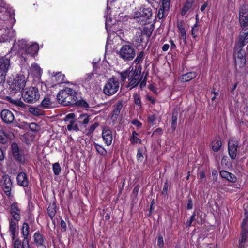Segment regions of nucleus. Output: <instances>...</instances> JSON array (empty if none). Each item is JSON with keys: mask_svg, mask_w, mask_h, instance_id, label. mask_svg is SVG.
Returning <instances> with one entry per match:
<instances>
[{"mask_svg": "<svg viewBox=\"0 0 248 248\" xmlns=\"http://www.w3.org/2000/svg\"><path fill=\"white\" fill-rule=\"evenodd\" d=\"M140 71L129 67L126 70L120 73V75L122 81H125L127 78L128 79L129 83L127 87H130L131 89L137 86L141 80V78L140 79Z\"/></svg>", "mask_w": 248, "mask_h": 248, "instance_id": "nucleus-1", "label": "nucleus"}, {"mask_svg": "<svg viewBox=\"0 0 248 248\" xmlns=\"http://www.w3.org/2000/svg\"><path fill=\"white\" fill-rule=\"evenodd\" d=\"M77 93L73 89L66 87L61 90L57 96V99L60 103L63 106L74 105L77 99Z\"/></svg>", "mask_w": 248, "mask_h": 248, "instance_id": "nucleus-2", "label": "nucleus"}, {"mask_svg": "<svg viewBox=\"0 0 248 248\" xmlns=\"http://www.w3.org/2000/svg\"><path fill=\"white\" fill-rule=\"evenodd\" d=\"M9 89L13 93L21 91L25 86L26 78L22 74L17 75L14 78L9 81Z\"/></svg>", "mask_w": 248, "mask_h": 248, "instance_id": "nucleus-3", "label": "nucleus"}, {"mask_svg": "<svg viewBox=\"0 0 248 248\" xmlns=\"http://www.w3.org/2000/svg\"><path fill=\"white\" fill-rule=\"evenodd\" d=\"M120 88V83L118 79L112 78H109L105 84L103 88L104 94L108 96H111L115 94Z\"/></svg>", "mask_w": 248, "mask_h": 248, "instance_id": "nucleus-4", "label": "nucleus"}, {"mask_svg": "<svg viewBox=\"0 0 248 248\" xmlns=\"http://www.w3.org/2000/svg\"><path fill=\"white\" fill-rule=\"evenodd\" d=\"M22 96L25 102L34 103L39 100L40 94L38 89L31 87L25 89V91L22 93Z\"/></svg>", "mask_w": 248, "mask_h": 248, "instance_id": "nucleus-5", "label": "nucleus"}, {"mask_svg": "<svg viewBox=\"0 0 248 248\" xmlns=\"http://www.w3.org/2000/svg\"><path fill=\"white\" fill-rule=\"evenodd\" d=\"M121 58L125 61H131L135 57V52L134 48L129 45H124L119 51Z\"/></svg>", "mask_w": 248, "mask_h": 248, "instance_id": "nucleus-6", "label": "nucleus"}, {"mask_svg": "<svg viewBox=\"0 0 248 248\" xmlns=\"http://www.w3.org/2000/svg\"><path fill=\"white\" fill-rule=\"evenodd\" d=\"M234 56L235 63L239 67H243L246 64L245 51L243 47L235 46L234 47Z\"/></svg>", "mask_w": 248, "mask_h": 248, "instance_id": "nucleus-7", "label": "nucleus"}, {"mask_svg": "<svg viewBox=\"0 0 248 248\" xmlns=\"http://www.w3.org/2000/svg\"><path fill=\"white\" fill-rule=\"evenodd\" d=\"M11 150L15 159L21 163H24L25 161V155L23 151L19 150L16 143L12 144Z\"/></svg>", "mask_w": 248, "mask_h": 248, "instance_id": "nucleus-8", "label": "nucleus"}, {"mask_svg": "<svg viewBox=\"0 0 248 248\" xmlns=\"http://www.w3.org/2000/svg\"><path fill=\"white\" fill-rule=\"evenodd\" d=\"M241 26L242 28V30L235 46L243 47L248 42V25Z\"/></svg>", "mask_w": 248, "mask_h": 248, "instance_id": "nucleus-9", "label": "nucleus"}, {"mask_svg": "<svg viewBox=\"0 0 248 248\" xmlns=\"http://www.w3.org/2000/svg\"><path fill=\"white\" fill-rule=\"evenodd\" d=\"M10 66V60L6 58H2L0 60V82H4L5 77Z\"/></svg>", "mask_w": 248, "mask_h": 248, "instance_id": "nucleus-10", "label": "nucleus"}, {"mask_svg": "<svg viewBox=\"0 0 248 248\" xmlns=\"http://www.w3.org/2000/svg\"><path fill=\"white\" fill-rule=\"evenodd\" d=\"M0 184L5 194L10 197L12 186L10 177L8 175H3L1 178Z\"/></svg>", "mask_w": 248, "mask_h": 248, "instance_id": "nucleus-11", "label": "nucleus"}, {"mask_svg": "<svg viewBox=\"0 0 248 248\" xmlns=\"http://www.w3.org/2000/svg\"><path fill=\"white\" fill-rule=\"evenodd\" d=\"M34 244L37 248H46L45 246L46 239L38 232H36L33 236Z\"/></svg>", "mask_w": 248, "mask_h": 248, "instance_id": "nucleus-12", "label": "nucleus"}, {"mask_svg": "<svg viewBox=\"0 0 248 248\" xmlns=\"http://www.w3.org/2000/svg\"><path fill=\"white\" fill-rule=\"evenodd\" d=\"M102 137L105 144L107 146L111 144L113 140L112 132L108 127H104L102 129Z\"/></svg>", "mask_w": 248, "mask_h": 248, "instance_id": "nucleus-13", "label": "nucleus"}, {"mask_svg": "<svg viewBox=\"0 0 248 248\" xmlns=\"http://www.w3.org/2000/svg\"><path fill=\"white\" fill-rule=\"evenodd\" d=\"M238 142L237 141L230 140L228 142V153L230 157L234 159L237 156Z\"/></svg>", "mask_w": 248, "mask_h": 248, "instance_id": "nucleus-14", "label": "nucleus"}, {"mask_svg": "<svg viewBox=\"0 0 248 248\" xmlns=\"http://www.w3.org/2000/svg\"><path fill=\"white\" fill-rule=\"evenodd\" d=\"M20 220L11 219L10 221L9 231L12 240L16 238V232L18 228V222Z\"/></svg>", "mask_w": 248, "mask_h": 248, "instance_id": "nucleus-15", "label": "nucleus"}, {"mask_svg": "<svg viewBox=\"0 0 248 248\" xmlns=\"http://www.w3.org/2000/svg\"><path fill=\"white\" fill-rule=\"evenodd\" d=\"M0 116L2 121L6 124L12 123L15 119L13 113L8 109L2 110L0 113Z\"/></svg>", "mask_w": 248, "mask_h": 248, "instance_id": "nucleus-16", "label": "nucleus"}, {"mask_svg": "<svg viewBox=\"0 0 248 248\" xmlns=\"http://www.w3.org/2000/svg\"><path fill=\"white\" fill-rule=\"evenodd\" d=\"M14 36L13 30L11 28L0 30V42H5Z\"/></svg>", "mask_w": 248, "mask_h": 248, "instance_id": "nucleus-17", "label": "nucleus"}, {"mask_svg": "<svg viewBox=\"0 0 248 248\" xmlns=\"http://www.w3.org/2000/svg\"><path fill=\"white\" fill-rule=\"evenodd\" d=\"M20 209L17 202L12 203L10 206V213L13 217L12 219H20Z\"/></svg>", "mask_w": 248, "mask_h": 248, "instance_id": "nucleus-18", "label": "nucleus"}, {"mask_svg": "<svg viewBox=\"0 0 248 248\" xmlns=\"http://www.w3.org/2000/svg\"><path fill=\"white\" fill-rule=\"evenodd\" d=\"M141 21L140 24H145L147 20L150 18L152 15V9L150 8H143L140 11Z\"/></svg>", "mask_w": 248, "mask_h": 248, "instance_id": "nucleus-19", "label": "nucleus"}, {"mask_svg": "<svg viewBox=\"0 0 248 248\" xmlns=\"http://www.w3.org/2000/svg\"><path fill=\"white\" fill-rule=\"evenodd\" d=\"M17 184L22 186L27 187L29 185L27 175L24 172L19 173L16 177Z\"/></svg>", "mask_w": 248, "mask_h": 248, "instance_id": "nucleus-20", "label": "nucleus"}, {"mask_svg": "<svg viewBox=\"0 0 248 248\" xmlns=\"http://www.w3.org/2000/svg\"><path fill=\"white\" fill-rule=\"evenodd\" d=\"M220 176L230 182L235 183L237 181V178L233 173H230L226 170H222L220 171Z\"/></svg>", "mask_w": 248, "mask_h": 248, "instance_id": "nucleus-21", "label": "nucleus"}, {"mask_svg": "<svg viewBox=\"0 0 248 248\" xmlns=\"http://www.w3.org/2000/svg\"><path fill=\"white\" fill-rule=\"evenodd\" d=\"M123 100H119L114 105V109L113 111V114L112 115V118L116 120L119 116L120 111L122 110L123 107Z\"/></svg>", "mask_w": 248, "mask_h": 248, "instance_id": "nucleus-22", "label": "nucleus"}, {"mask_svg": "<svg viewBox=\"0 0 248 248\" xmlns=\"http://www.w3.org/2000/svg\"><path fill=\"white\" fill-rule=\"evenodd\" d=\"M13 137V135L10 132L0 130V142L2 144L6 143L9 140L12 139Z\"/></svg>", "mask_w": 248, "mask_h": 248, "instance_id": "nucleus-23", "label": "nucleus"}, {"mask_svg": "<svg viewBox=\"0 0 248 248\" xmlns=\"http://www.w3.org/2000/svg\"><path fill=\"white\" fill-rule=\"evenodd\" d=\"M196 76V73L194 72H190L182 75L179 78V80L182 82H186L191 80Z\"/></svg>", "mask_w": 248, "mask_h": 248, "instance_id": "nucleus-24", "label": "nucleus"}, {"mask_svg": "<svg viewBox=\"0 0 248 248\" xmlns=\"http://www.w3.org/2000/svg\"><path fill=\"white\" fill-rule=\"evenodd\" d=\"M39 50V46L37 43H33L30 46H28L25 52L27 54L34 56Z\"/></svg>", "mask_w": 248, "mask_h": 248, "instance_id": "nucleus-25", "label": "nucleus"}, {"mask_svg": "<svg viewBox=\"0 0 248 248\" xmlns=\"http://www.w3.org/2000/svg\"><path fill=\"white\" fill-rule=\"evenodd\" d=\"M13 248H31L29 243H24L23 240L22 243L19 239L12 240Z\"/></svg>", "mask_w": 248, "mask_h": 248, "instance_id": "nucleus-26", "label": "nucleus"}, {"mask_svg": "<svg viewBox=\"0 0 248 248\" xmlns=\"http://www.w3.org/2000/svg\"><path fill=\"white\" fill-rule=\"evenodd\" d=\"M29 226L27 223L23 224L22 228V234L23 236L24 243H29V240L28 239L29 236Z\"/></svg>", "mask_w": 248, "mask_h": 248, "instance_id": "nucleus-27", "label": "nucleus"}, {"mask_svg": "<svg viewBox=\"0 0 248 248\" xmlns=\"http://www.w3.org/2000/svg\"><path fill=\"white\" fill-rule=\"evenodd\" d=\"M78 123L80 125H83L84 127H86L89 122L90 119V116L88 114H81L79 117Z\"/></svg>", "mask_w": 248, "mask_h": 248, "instance_id": "nucleus-28", "label": "nucleus"}, {"mask_svg": "<svg viewBox=\"0 0 248 248\" xmlns=\"http://www.w3.org/2000/svg\"><path fill=\"white\" fill-rule=\"evenodd\" d=\"M67 129L68 131H78L79 130V124L77 120H71L67 123Z\"/></svg>", "mask_w": 248, "mask_h": 248, "instance_id": "nucleus-29", "label": "nucleus"}, {"mask_svg": "<svg viewBox=\"0 0 248 248\" xmlns=\"http://www.w3.org/2000/svg\"><path fill=\"white\" fill-rule=\"evenodd\" d=\"M138 136L139 134L137 133L136 131H133L132 132V135L129 138V140L132 144L141 143V140L138 138Z\"/></svg>", "mask_w": 248, "mask_h": 248, "instance_id": "nucleus-30", "label": "nucleus"}, {"mask_svg": "<svg viewBox=\"0 0 248 248\" xmlns=\"http://www.w3.org/2000/svg\"><path fill=\"white\" fill-rule=\"evenodd\" d=\"M177 27L179 29V32L181 34V39L185 42H186V35L185 29L184 27L182 22H179L177 23Z\"/></svg>", "mask_w": 248, "mask_h": 248, "instance_id": "nucleus-31", "label": "nucleus"}, {"mask_svg": "<svg viewBox=\"0 0 248 248\" xmlns=\"http://www.w3.org/2000/svg\"><path fill=\"white\" fill-rule=\"evenodd\" d=\"M193 5V1L192 0H188L186 3L184 7H183L182 11L181 14L182 15H185L186 14V12L190 10Z\"/></svg>", "mask_w": 248, "mask_h": 248, "instance_id": "nucleus-32", "label": "nucleus"}, {"mask_svg": "<svg viewBox=\"0 0 248 248\" xmlns=\"http://www.w3.org/2000/svg\"><path fill=\"white\" fill-rule=\"evenodd\" d=\"M41 105L45 108L52 107V103L49 97H45L41 102Z\"/></svg>", "mask_w": 248, "mask_h": 248, "instance_id": "nucleus-33", "label": "nucleus"}, {"mask_svg": "<svg viewBox=\"0 0 248 248\" xmlns=\"http://www.w3.org/2000/svg\"><path fill=\"white\" fill-rule=\"evenodd\" d=\"M9 101L12 104L21 108L25 107V104L20 99L9 98Z\"/></svg>", "mask_w": 248, "mask_h": 248, "instance_id": "nucleus-34", "label": "nucleus"}, {"mask_svg": "<svg viewBox=\"0 0 248 248\" xmlns=\"http://www.w3.org/2000/svg\"><path fill=\"white\" fill-rule=\"evenodd\" d=\"M49 216L52 219L56 213V205L55 204H50L47 209Z\"/></svg>", "mask_w": 248, "mask_h": 248, "instance_id": "nucleus-35", "label": "nucleus"}, {"mask_svg": "<svg viewBox=\"0 0 248 248\" xmlns=\"http://www.w3.org/2000/svg\"><path fill=\"white\" fill-rule=\"evenodd\" d=\"M31 71L34 73L36 76H40L42 74V70L37 64H33L31 68Z\"/></svg>", "mask_w": 248, "mask_h": 248, "instance_id": "nucleus-36", "label": "nucleus"}, {"mask_svg": "<svg viewBox=\"0 0 248 248\" xmlns=\"http://www.w3.org/2000/svg\"><path fill=\"white\" fill-rule=\"evenodd\" d=\"M245 217L242 223V231H248L247 222H248V210L245 209Z\"/></svg>", "mask_w": 248, "mask_h": 248, "instance_id": "nucleus-37", "label": "nucleus"}, {"mask_svg": "<svg viewBox=\"0 0 248 248\" xmlns=\"http://www.w3.org/2000/svg\"><path fill=\"white\" fill-rule=\"evenodd\" d=\"M245 15H248V5H243L240 7L239 16L243 17Z\"/></svg>", "mask_w": 248, "mask_h": 248, "instance_id": "nucleus-38", "label": "nucleus"}, {"mask_svg": "<svg viewBox=\"0 0 248 248\" xmlns=\"http://www.w3.org/2000/svg\"><path fill=\"white\" fill-rule=\"evenodd\" d=\"M95 148L97 152L102 155H106L107 151L101 145H99L97 143H94Z\"/></svg>", "mask_w": 248, "mask_h": 248, "instance_id": "nucleus-39", "label": "nucleus"}, {"mask_svg": "<svg viewBox=\"0 0 248 248\" xmlns=\"http://www.w3.org/2000/svg\"><path fill=\"white\" fill-rule=\"evenodd\" d=\"M221 145L222 143L220 140H215L212 142V149L214 151L217 152L220 149Z\"/></svg>", "mask_w": 248, "mask_h": 248, "instance_id": "nucleus-40", "label": "nucleus"}, {"mask_svg": "<svg viewBox=\"0 0 248 248\" xmlns=\"http://www.w3.org/2000/svg\"><path fill=\"white\" fill-rule=\"evenodd\" d=\"M64 76L61 73L57 74L54 77L52 78L53 80H54L57 82L58 84L62 83L64 81Z\"/></svg>", "mask_w": 248, "mask_h": 248, "instance_id": "nucleus-41", "label": "nucleus"}, {"mask_svg": "<svg viewBox=\"0 0 248 248\" xmlns=\"http://www.w3.org/2000/svg\"><path fill=\"white\" fill-rule=\"evenodd\" d=\"M169 9H165L164 6L161 5L158 10L157 16L159 19H162L164 16V15L166 14Z\"/></svg>", "mask_w": 248, "mask_h": 248, "instance_id": "nucleus-42", "label": "nucleus"}, {"mask_svg": "<svg viewBox=\"0 0 248 248\" xmlns=\"http://www.w3.org/2000/svg\"><path fill=\"white\" fill-rule=\"evenodd\" d=\"M75 103L74 104L77 106L81 107L85 109L89 108V104L84 100H78V99L75 101Z\"/></svg>", "mask_w": 248, "mask_h": 248, "instance_id": "nucleus-43", "label": "nucleus"}, {"mask_svg": "<svg viewBox=\"0 0 248 248\" xmlns=\"http://www.w3.org/2000/svg\"><path fill=\"white\" fill-rule=\"evenodd\" d=\"M196 20L197 21L198 20V15L196 16ZM198 30V24L197 21L191 29V34L194 38H196L197 36Z\"/></svg>", "mask_w": 248, "mask_h": 248, "instance_id": "nucleus-44", "label": "nucleus"}, {"mask_svg": "<svg viewBox=\"0 0 248 248\" xmlns=\"http://www.w3.org/2000/svg\"><path fill=\"white\" fill-rule=\"evenodd\" d=\"M243 17L241 16H239V22L241 26H246L248 25V15L243 16Z\"/></svg>", "mask_w": 248, "mask_h": 248, "instance_id": "nucleus-45", "label": "nucleus"}, {"mask_svg": "<svg viewBox=\"0 0 248 248\" xmlns=\"http://www.w3.org/2000/svg\"><path fill=\"white\" fill-rule=\"evenodd\" d=\"M53 170L55 175H59L61 172V169L60 164L56 163L53 165Z\"/></svg>", "mask_w": 248, "mask_h": 248, "instance_id": "nucleus-46", "label": "nucleus"}, {"mask_svg": "<svg viewBox=\"0 0 248 248\" xmlns=\"http://www.w3.org/2000/svg\"><path fill=\"white\" fill-rule=\"evenodd\" d=\"M99 126V124L97 122H95L93 124L91 125L88 129L87 133V135H90L92 134L95 129Z\"/></svg>", "mask_w": 248, "mask_h": 248, "instance_id": "nucleus-47", "label": "nucleus"}, {"mask_svg": "<svg viewBox=\"0 0 248 248\" xmlns=\"http://www.w3.org/2000/svg\"><path fill=\"white\" fill-rule=\"evenodd\" d=\"M29 111L35 116H38L40 114V109L34 107H30L29 108Z\"/></svg>", "mask_w": 248, "mask_h": 248, "instance_id": "nucleus-48", "label": "nucleus"}, {"mask_svg": "<svg viewBox=\"0 0 248 248\" xmlns=\"http://www.w3.org/2000/svg\"><path fill=\"white\" fill-rule=\"evenodd\" d=\"M28 45L25 40H22L18 42V46L21 49H25L26 50Z\"/></svg>", "mask_w": 248, "mask_h": 248, "instance_id": "nucleus-49", "label": "nucleus"}, {"mask_svg": "<svg viewBox=\"0 0 248 248\" xmlns=\"http://www.w3.org/2000/svg\"><path fill=\"white\" fill-rule=\"evenodd\" d=\"M248 231H242L241 232V238L239 240L240 243H243L246 242L247 238Z\"/></svg>", "mask_w": 248, "mask_h": 248, "instance_id": "nucleus-50", "label": "nucleus"}, {"mask_svg": "<svg viewBox=\"0 0 248 248\" xmlns=\"http://www.w3.org/2000/svg\"><path fill=\"white\" fill-rule=\"evenodd\" d=\"M137 158L139 161H142L143 159V149L142 148H139L137 154Z\"/></svg>", "mask_w": 248, "mask_h": 248, "instance_id": "nucleus-51", "label": "nucleus"}, {"mask_svg": "<svg viewBox=\"0 0 248 248\" xmlns=\"http://www.w3.org/2000/svg\"><path fill=\"white\" fill-rule=\"evenodd\" d=\"M75 117V115L73 113H71L66 115L65 117L64 118V121L67 124L68 122H69L71 120H75L74 118Z\"/></svg>", "mask_w": 248, "mask_h": 248, "instance_id": "nucleus-52", "label": "nucleus"}, {"mask_svg": "<svg viewBox=\"0 0 248 248\" xmlns=\"http://www.w3.org/2000/svg\"><path fill=\"white\" fill-rule=\"evenodd\" d=\"M144 57V52L143 51H141L137 56V58L135 59V62L136 63H139L140 62H141Z\"/></svg>", "mask_w": 248, "mask_h": 248, "instance_id": "nucleus-53", "label": "nucleus"}, {"mask_svg": "<svg viewBox=\"0 0 248 248\" xmlns=\"http://www.w3.org/2000/svg\"><path fill=\"white\" fill-rule=\"evenodd\" d=\"M157 245L159 248H163L164 247L163 238L160 235H158Z\"/></svg>", "mask_w": 248, "mask_h": 248, "instance_id": "nucleus-54", "label": "nucleus"}, {"mask_svg": "<svg viewBox=\"0 0 248 248\" xmlns=\"http://www.w3.org/2000/svg\"><path fill=\"white\" fill-rule=\"evenodd\" d=\"M171 0H161L162 1V5L164 6L165 9H169L170 6Z\"/></svg>", "mask_w": 248, "mask_h": 248, "instance_id": "nucleus-55", "label": "nucleus"}, {"mask_svg": "<svg viewBox=\"0 0 248 248\" xmlns=\"http://www.w3.org/2000/svg\"><path fill=\"white\" fill-rule=\"evenodd\" d=\"M134 103L139 106H141V101L139 95L136 94L134 95Z\"/></svg>", "mask_w": 248, "mask_h": 248, "instance_id": "nucleus-56", "label": "nucleus"}, {"mask_svg": "<svg viewBox=\"0 0 248 248\" xmlns=\"http://www.w3.org/2000/svg\"><path fill=\"white\" fill-rule=\"evenodd\" d=\"M131 123L135 126H137L138 128L142 126V123L137 119H135L131 122Z\"/></svg>", "mask_w": 248, "mask_h": 248, "instance_id": "nucleus-57", "label": "nucleus"}, {"mask_svg": "<svg viewBox=\"0 0 248 248\" xmlns=\"http://www.w3.org/2000/svg\"><path fill=\"white\" fill-rule=\"evenodd\" d=\"M132 17L133 18H139V20H138L139 21H141V14H140V12H135L133 14V15L132 16Z\"/></svg>", "mask_w": 248, "mask_h": 248, "instance_id": "nucleus-58", "label": "nucleus"}, {"mask_svg": "<svg viewBox=\"0 0 248 248\" xmlns=\"http://www.w3.org/2000/svg\"><path fill=\"white\" fill-rule=\"evenodd\" d=\"M140 186L139 185H137L134 188V189L133 190V194L135 196H137L139 191V189H140Z\"/></svg>", "mask_w": 248, "mask_h": 248, "instance_id": "nucleus-59", "label": "nucleus"}, {"mask_svg": "<svg viewBox=\"0 0 248 248\" xmlns=\"http://www.w3.org/2000/svg\"><path fill=\"white\" fill-rule=\"evenodd\" d=\"M193 207L192 200L191 198L188 200L186 208L187 209H191Z\"/></svg>", "mask_w": 248, "mask_h": 248, "instance_id": "nucleus-60", "label": "nucleus"}, {"mask_svg": "<svg viewBox=\"0 0 248 248\" xmlns=\"http://www.w3.org/2000/svg\"><path fill=\"white\" fill-rule=\"evenodd\" d=\"M49 87H47L46 82H42L41 83V90L44 92H46L47 90V88Z\"/></svg>", "mask_w": 248, "mask_h": 248, "instance_id": "nucleus-61", "label": "nucleus"}, {"mask_svg": "<svg viewBox=\"0 0 248 248\" xmlns=\"http://www.w3.org/2000/svg\"><path fill=\"white\" fill-rule=\"evenodd\" d=\"M171 124H172V127L174 128V129H175V127L176 126V124H177V117H174L173 116H172Z\"/></svg>", "mask_w": 248, "mask_h": 248, "instance_id": "nucleus-62", "label": "nucleus"}, {"mask_svg": "<svg viewBox=\"0 0 248 248\" xmlns=\"http://www.w3.org/2000/svg\"><path fill=\"white\" fill-rule=\"evenodd\" d=\"M168 187V184H167V183H165V184H164L163 188V190H162V194H164V195H167V194Z\"/></svg>", "mask_w": 248, "mask_h": 248, "instance_id": "nucleus-63", "label": "nucleus"}, {"mask_svg": "<svg viewBox=\"0 0 248 248\" xmlns=\"http://www.w3.org/2000/svg\"><path fill=\"white\" fill-rule=\"evenodd\" d=\"M61 227L63 229V231H65L66 230V224L63 220H62L61 221Z\"/></svg>", "mask_w": 248, "mask_h": 248, "instance_id": "nucleus-64", "label": "nucleus"}]
</instances>
